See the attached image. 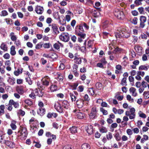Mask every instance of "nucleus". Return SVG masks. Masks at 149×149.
Instances as JSON below:
<instances>
[{"instance_id":"obj_1","label":"nucleus","mask_w":149,"mask_h":149,"mask_svg":"<svg viewBox=\"0 0 149 149\" xmlns=\"http://www.w3.org/2000/svg\"><path fill=\"white\" fill-rule=\"evenodd\" d=\"M131 33V31L127 28H123L121 31H118L116 32L115 35L117 39L120 37L127 38L130 37Z\"/></svg>"},{"instance_id":"obj_2","label":"nucleus","mask_w":149,"mask_h":149,"mask_svg":"<svg viewBox=\"0 0 149 149\" xmlns=\"http://www.w3.org/2000/svg\"><path fill=\"white\" fill-rule=\"evenodd\" d=\"M135 111V109L134 108H132L130 109V111H126L125 115L129 117L130 119H134L136 116Z\"/></svg>"},{"instance_id":"obj_3","label":"nucleus","mask_w":149,"mask_h":149,"mask_svg":"<svg viewBox=\"0 0 149 149\" xmlns=\"http://www.w3.org/2000/svg\"><path fill=\"white\" fill-rule=\"evenodd\" d=\"M59 38L60 39L64 42H67L70 39L69 34L65 32L62 33L59 36Z\"/></svg>"},{"instance_id":"obj_4","label":"nucleus","mask_w":149,"mask_h":149,"mask_svg":"<svg viewBox=\"0 0 149 149\" xmlns=\"http://www.w3.org/2000/svg\"><path fill=\"white\" fill-rule=\"evenodd\" d=\"M114 15L119 19H122L124 18V15L123 12L119 10L118 9H116L114 12Z\"/></svg>"},{"instance_id":"obj_5","label":"nucleus","mask_w":149,"mask_h":149,"mask_svg":"<svg viewBox=\"0 0 149 149\" xmlns=\"http://www.w3.org/2000/svg\"><path fill=\"white\" fill-rule=\"evenodd\" d=\"M55 109L58 112L62 113L63 112L64 109H63L62 106L58 102H56L55 103L54 105Z\"/></svg>"},{"instance_id":"obj_6","label":"nucleus","mask_w":149,"mask_h":149,"mask_svg":"<svg viewBox=\"0 0 149 149\" xmlns=\"http://www.w3.org/2000/svg\"><path fill=\"white\" fill-rule=\"evenodd\" d=\"M53 16L54 18L56 19L59 20V23L62 25H64L66 23L65 20L63 19V22L61 23V20H60V16L58 15V13L57 12H55L53 13Z\"/></svg>"},{"instance_id":"obj_7","label":"nucleus","mask_w":149,"mask_h":149,"mask_svg":"<svg viewBox=\"0 0 149 149\" xmlns=\"http://www.w3.org/2000/svg\"><path fill=\"white\" fill-rule=\"evenodd\" d=\"M97 111L96 108L95 107L92 108L91 113L89 114V117L91 119H94L96 116Z\"/></svg>"},{"instance_id":"obj_8","label":"nucleus","mask_w":149,"mask_h":149,"mask_svg":"<svg viewBox=\"0 0 149 149\" xmlns=\"http://www.w3.org/2000/svg\"><path fill=\"white\" fill-rule=\"evenodd\" d=\"M100 11H101V9L100 8H97L96 10H93L92 13L93 15L95 17H99L100 15Z\"/></svg>"},{"instance_id":"obj_9","label":"nucleus","mask_w":149,"mask_h":149,"mask_svg":"<svg viewBox=\"0 0 149 149\" xmlns=\"http://www.w3.org/2000/svg\"><path fill=\"white\" fill-rule=\"evenodd\" d=\"M50 80L48 76H45L42 79V84L44 86H48L49 85Z\"/></svg>"},{"instance_id":"obj_10","label":"nucleus","mask_w":149,"mask_h":149,"mask_svg":"<svg viewBox=\"0 0 149 149\" xmlns=\"http://www.w3.org/2000/svg\"><path fill=\"white\" fill-rule=\"evenodd\" d=\"M84 100L80 98L78 99L76 102V105L78 108H82L84 106Z\"/></svg>"},{"instance_id":"obj_11","label":"nucleus","mask_w":149,"mask_h":149,"mask_svg":"<svg viewBox=\"0 0 149 149\" xmlns=\"http://www.w3.org/2000/svg\"><path fill=\"white\" fill-rule=\"evenodd\" d=\"M35 11L38 14H41L44 11V8L43 7L37 5L36 6Z\"/></svg>"},{"instance_id":"obj_12","label":"nucleus","mask_w":149,"mask_h":149,"mask_svg":"<svg viewBox=\"0 0 149 149\" xmlns=\"http://www.w3.org/2000/svg\"><path fill=\"white\" fill-rule=\"evenodd\" d=\"M84 31L83 27V25L81 24L79 26H77L75 28V33H83Z\"/></svg>"},{"instance_id":"obj_13","label":"nucleus","mask_w":149,"mask_h":149,"mask_svg":"<svg viewBox=\"0 0 149 149\" xmlns=\"http://www.w3.org/2000/svg\"><path fill=\"white\" fill-rule=\"evenodd\" d=\"M85 128L87 132L89 134H91L93 133V130L92 125H88L87 127H86Z\"/></svg>"},{"instance_id":"obj_14","label":"nucleus","mask_w":149,"mask_h":149,"mask_svg":"<svg viewBox=\"0 0 149 149\" xmlns=\"http://www.w3.org/2000/svg\"><path fill=\"white\" fill-rule=\"evenodd\" d=\"M16 90L18 93L20 95H22L24 93V87L22 86H17L16 87Z\"/></svg>"},{"instance_id":"obj_15","label":"nucleus","mask_w":149,"mask_h":149,"mask_svg":"<svg viewBox=\"0 0 149 149\" xmlns=\"http://www.w3.org/2000/svg\"><path fill=\"white\" fill-rule=\"evenodd\" d=\"M51 26L53 33H54V34H57L59 33L58 28L56 24H52Z\"/></svg>"},{"instance_id":"obj_16","label":"nucleus","mask_w":149,"mask_h":149,"mask_svg":"<svg viewBox=\"0 0 149 149\" xmlns=\"http://www.w3.org/2000/svg\"><path fill=\"white\" fill-rule=\"evenodd\" d=\"M5 143L8 147L10 148H14L15 146V144L13 142L8 140H5Z\"/></svg>"},{"instance_id":"obj_17","label":"nucleus","mask_w":149,"mask_h":149,"mask_svg":"<svg viewBox=\"0 0 149 149\" xmlns=\"http://www.w3.org/2000/svg\"><path fill=\"white\" fill-rule=\"evenodd\" d=\"M129 91L130 93L132 96L136 97L137 95V93L136 91V89L134 87H131L130 88Z\"/></svg>"},{"instance_id":"obj_18","label":"nucleus","mask_w":149,"mask_h":149,"mask_svg":"<svg viewBox=\"0 0 149 149\" xmlns=\"http://www.w3.org/2000/svg\"><path fill=\"white\" fill-rule=\"evenodd\" d=\"M62 107L65 109H68L70 105L68 102L66 100H64L62 102Z\"/></svg>"},{"instance_id":"obj_19","label":"nucleus","mask_w":149,"mask_h":149,"mask_svg":"<svg viewBox=\"0 0 149 149\" xmlns=\"http://www.w3.org/2000/svg\"><path fill=\"white\" fill-rule=\"evenodd\" d=\"M21 134L24 137H26L27 136V129L25 127H22L21 128Z\"/></svg>"},{"instance_id":"obj_20","label":"nucleus","mask_w":149,"mask_h":149,"mask_svg":"<svg viewBox=\"0 0 149 149\" xmlns=\"http://www.w3.org/2000/svg\"><path fill=\"white\" fill-rule=\"evenodd\" d=\"M122 51V49L119 48L118 47H116L112 52L109 51L108 54L109 55H111L112 53L115 54L117 52H120Z\"/></svg>"},{"instance_id":"obj_21","label":"nucleus","mask_w":149,"mask_h":149,"mask_svg":"<svg viewBox=\"0 0 149 149\" xmlns=\"http://www.w3.org/2000/svg\"><path fill=\"white\" fill-rule=\"evenodd\" d=\"M76 116L77 118L79 119H83L85 117V115L84 113L80 112H77Z\"/></svg>"},{"instance_id":"obj_22","label":"nucleus","mask_w":149,"mask_h":149,"mask_svg":"<svg viewBox=\"0 0 149 149\" xmlns=\"http://www.w3.org/2000/svg\"><path fill=\"white\" fill-rule=\"evenodd\" d=\"M74 57V63H75L78 64H81V58L76 56H75Z\"/></svg>"},{"instance_id":"obj_23","label":"nucleus","mask_w":149,"mask_h":149,"mask_svg":"<svg viewBox=\"0 0 149 149\" xmlns=\"http://www.w3.org/2000/svg\"><path fill=\"white\" fill-rule=\"evenodd\" d=\"M45 113V109L42 108H39L38 111V113L40 116H43Z\"/></svg>"},{"instance_id":"obj_24","label":"nucleus","mask_w":149,"mask_h":149,"mask_svg":"<svg viewBox=\"0 0 149 149\" xmlns=\"http://www.w3.org/2000/svg\"><path fill=\"white\" fill-rule=\"evenodd\" d=\"M10 102L13 105L15 108H18L19 107V104L18 102H15L13 100H10Z\"/></svg>"},{"instance_id":"obj_25","label":"nucleus","mask_w":149,"mask_h":149,"mask_svg":"<svg viewBox=\"0 0 149 149\" xmlns=\"http://www.w3.org/2000/svg\"><path fill=\"white\" fill-rule=\"evenodd\" d=\"M46 136L47 137H52V139L55 140L56 138V136L50 132H47L45 134Z\"/></svg>"},{"instance_id":"obj_26","label":"nucleus","mask_w":149,"mask_h":149,"mask_svg":"<svg viewBox=\"0 0 149 149\" xmlns=\"http://www.w3.org/2000/svg\"><path fill=\"white\" fill-rule=\"evenodd\" d=\"M15 47L13 45L10 48V54L12 56H14L16 54V52L15 51Z\"/></svg>"},{"instance_id":"obj_27","label":"nucleus","mask_w":149,"mask_h":149,"mask_svg":"<svg viewBox=\"0 0 149 149\" xmlns=\"http://www.w3.org/2000/svg\"><path fill=\"white\" fill-rule=\"evenodd\" d=\"M16 123V121L13 120L10 124V126L13 130H15L17 128V126L15 124Z\"/></svg>"},{"instance_id":"obj_28","label":"nucleus","mask_w":149,"mask_h":149,"mask_svg":"<svg viewBox=\"0 0 149 149\" xmlns=\"http://www.w3.org/2000/svg\"><path fill=\"white\" fill-rule=\"evenodd\" d=\"M8 82L10 84L13 85L15 83V79L13 77H10L8 80Z\"/></svg>"},{"instance_id":"obj_29","label":"nucleus","mask_w":149,"mask_h":149,"mask_svg":"<svg viewBox=\"0 0 149 149\" xmlns=\"http://www.w3.org/2000/svg\"><path fill=\"white\" fill-rule=\"evenodd\" d=\"M70 132L72 134H74L77 132V127L75 126H72L69 128Z\"/></svg>"},{"instance_id":"obj_30","label":"nucleus","mask_w":149,"mask_h":149,"mask_svg":"<svg viewBox=\"0 0 149 149\" xmlns=\"http://www.w3.org/2000/svg\"><path fill=\"white\" fill-rule=\"evenodd\" d=\"M81 149H90L89 145L87 143H84L81 146Z\"/></svg>"},{"instance_id":"obj_31","label":"nucleus","mask_w":149,"mask_h":149,"mask_svg":"<svg viewBox=\"0 0 149 149\" xmlns=\"http://www.w3.org/2000/svg\"><path fill=\"white\" fill-rule=\"evenodd\" d=\"M120 93H116L115 96V98L117 99L118 100H122L123 98V95H120Z\"/></svg>"},{"instance_id":"obj_32","label":"nucleus","mask_w":149,"mask_h":149,"mask_svg":"<svg viewBox=\"0 0 149 149\" xmlns=\"http://www.w3.org/2000/svg\"><path fill=\"white\" fill-rule=\"evenodd\" d=\"M56 113H48L47 115V117L48 118H52L53 117L54 118H56Z\"/></svg>"},{"instance_id":"obj_33","label":"nucleus","mask_w":149,"mask_h":149,"mask_svg":"<svg viewBox=\"0 0 149 149\" xmlns=\"http://www.w3.org/2000/svg\"><path fill=\"white\" fill-rule=\"evenodd\" d=\"M0 48L5 51H7L8 50V47L4 43H2L0 46Z\"/></svg>"},{"instance_id":"obj_34","label":"nucleus","mask_w":149,"mask_h":149,"mask_svg":"<svg viewBox=\"0 0 149 149\" xmlns=\"http://www.w3.org/2000/svg\"><path fill=\"white\" fill-rule=\"evenodd\" d=\"M12 104L10 103V101L9 103L7 104H6V108L9 111H11L13 109V107L12 106Z\"/></svg>"},{"instance_id":"obj_35","label":"nucleus","mask_w":149,"mask_h":149,"mask_svg":"<svg viewBox=\"0 0 149 149\" xmlns=\"http://www.w3.org/2000/svg\"><path fill=\"white\" fill-rule=\"evenodd\" d=\"M139 70H145L147 71L148 70V67L145 65H141L140 66L139 68Z\"/></svg>"},{"instance_id":"obj_36","label":"nucleus","mask_w":149,"mask_h":149,"mask_svg":"<svg viewBox=\"0 0 149 149\" xmlns=\"http://www.w3.org/2000/svg\"><path fill=\"white\" fill-rule=\"evenodd\" d=\"M96 88L99 90L101 89L102 88V83L100 82H97L96 84Z\"/></svg>"},{"instance_id":"obj_37","label":"nucleus","mask_w":149,"mask_h":149,"mask_svg":"<svg viewBox=\"0 0 149 149\" xmlns=\"http://www.w3.org/2000/svg\"><path fill=\"white\" fill-rule=\"evenodd\" d=\"M88 91L89 94L91 95H93L94 94V90L93 88H89L88 90Z\"/></svg>"},{"instance_id":"obj_38","label":"nucleus","mask_w":149,"mask_h":149,"mask_svg":"<svg viewBox=\"0 0 149 149\" xmlns=\"http://www.w3.org/2000/svg\"><path fill=\"white\" fill-rule=\"evenodd\" d=\"M57 89V86L55 85H52L50 87V89L52 92H54L56 91Z\"/></svg>"},{"instance_id":"obj_39","label":"nucleus","mask_w":149,"mask_h":149,"mask_svg":"<svg viewBox=\"0 0 149 149\" xmlns=\"http://www.w3.org/2000/svg\"><path fill=\"white\" fill-rule=\"evenodd\" d=\"M140 22H145L146 21V17L144 16H141L140 17Z\"/></svg>"},{"instance_id":"obj_40","label":"nucleus","mask_w":149,"mask_h":149,"mask_svg":"<svg viewBox=\"0 0 149 149\" xmlns=\"http://www.w3.org/2000/svg\"><path fill=\"white\" fill-rule=\"evenodd\" d=\"M14 33L12 32L10 33V36H11V39L13 41H16L17 38L14 35Z\"/></svg>"},{"instance_id":"obj_41","label":"nucleus","mask_w":149,"mask_h":149,"mask_svg":"<svg viewBox=\"0 0 149 149\" xmlns=\"http://www.w3.org/2000/svg\"><path fill=\"white\" fill-rule=\"evenodd\" d=\"M138 114L139 116L142 118H146V115L143 113L141 111H140L138 112Z\"/></svg>"},{"instance_id":"obj_42","label":"nucleus","mask_w":149,"mask_h":149,"mask_svg":"<svg viewBox=\"0 0 149 149\" xmlns=\"http://www.w3.org/2000/svg\"><path fill=\"white\" fill-rule=\"evenodd\" d=\"M76 34L80 37L79 38H83V39H84L85 36L86 34L84 33H77Z\"/></svg>"},{"instance_id":"obj_43","label":"nucleus","mask_w":149,"mask_h":149,"mask_svg":"<svg viewBox=\"0 0 149 149\" xmlns=\"http://www.w3.org/2000/svg\"><path fill=\"white\" fill-rule=\"evenodd\" d=\"M138 52H141L142 50V47L140 46H135L134 48Z\"/></svg>"},{"instance_id":"obj_44","label":"nucleus","mask_w":149,"mask_h":149,"mask_svg":"<svg viewBox=\"0 0 149 149\" xmlns=\"http://www.w3.org/2000/svg\"><path fill=\"white\" fill-rule=\"evenodd\" d=\"M8 15V13L7 11L4 10L2 11L0 15L1 16H5L7 15Z\"/></svg>"},{"instance_id":"obj_45","label":"nucleus","mask_w":149,"mask_h":149,"mask_svg":"<svg viewBox=\"0 0 149 149\" xmlns=\"http://www.w3.org/2000/svg\"><path fill=\"white\" fill-rule=\"evenodd\" d=\"M143 96L145 99L149 98V91H145L143 94Z\"/></svg>"},{"instance_id":"obj_46","label":"nucleus","mask_w":149,"mask_h":149,"mask_svg":"<svg viewBox=\"0 0 149 149\" xmlns=\"http://www.w3.org/2000/svg\"><path fill=\"white\" fill-rule=\"evenodd\" d=\"M70 95L72 101H75L76 100V97L72 93H70Z\"/></svg>"},{"instance_id":"obj_47","label":"nucleus","mask_w":149,"mask_h":149,"mask_svg":"<svg viewBox=\"0 0 149 149\" xmlns=\"http://www.w3.org/2000/svg\"><path fill=\"white\" fill-rule=\"evenodd\" d=\"M24 102L28 106H31L32 104V102L29 99H27L25 100Z\"/></svg>"},{"instance_id":"obj_48","label":"nucleus","mask_w":149,"mask_h":149,"mask_svg":"<svg viewBox=\"0 0 149 149\" xmlns=\"http://www.w3.org/2000/svg\"><path fill=\"white\" fill-rule=\"evenodd\" d=\"M143 0H135L134 1V3L136 5L139 6L141 5L142 4V2Z\"/></svg>"},{"instance_id":"obj_49","label":"nucleus","mask_w":149,"mask_h":149,"mask_svg":"<svg viewBox=\"0 0 149 149\" xmlns=\"http://www.w3.org/2000/svg\"><path fill=\"white\" fill-rule=\"evenodd\" d=\"M114 137L117 141H119L121 138L120 136L118 133H117L115 134Z\"/></svg>"},{"instance_id":"obj_50","label":"nucleus","mask_w":149,"mask_h":149,"mask_svg":"<svg viewBox=\"0 0 149 149\" xmlns=\"http://www.w3.org/2000/svg\"><path fill=\"white\" fill-rule=\"evenodd\" d=\"M139 13L141 14H143L144 13V9L143 7H141L139 8L138 9Z\"/></svg>"},{"instance_id":"obj_51","label":"nucleus","mask_w":149,"mask_h":149,"mask_svg":"<svg viewBox=\"0 0 149 149\" xmlns=\"http://www.w3.org/2000/svg\"><path fill=\"white\" fill-rule=\"evenodd\" d=\"M127 99L129 102H133L134 101V100L132 98L131 96L129 95H128L127 96Z\"/></svg>"},{"instance_id":"obj_52","label":"nucleus","mask_w":149,"mask_h":149,"mask_svg":"<svg viewBox=\"0 0 149 149\" xmlns=\"http://www.w3.org/2000/svg\"><path fill=\"white\" fill-rule=\"evenodd\" d=\"M141 85L142 86V88H146L147 87L148 84L145 81H143L141 83Z\"/></svg>"},{"instance_id":"obj_53","label":"nucleus","mask_w":149,"mask_h":149,"mask_svg":"<svg viewBox=\"0 0 149 149\" xmlns=\"http://www.w3.org/2000/svg\"><path fill=\"white\" fill-rule=\"evenodd\" d=\"M96 103L102 107V100L101 99H98L97 100Z\"/></svg>"},{"instance_id":"obj_54","label":"nucleus","mask_w":149,"mask_h":149,"mask_svg":"<svg viewBox=\"0 0 149 149\" xmlns=\"http://www.w3.org/2000/svg\"><path fill=\"white\" fill-rule=\"evenodd\" d=\"M3 57L5 59H9L10 58V55L8 53H6L3 55Z\"/></svg>"},{"instance_id":"obj_55","label":"nucleus","mask_w":149,"mask_h":149,"mask_svg":"<svg viewBox=\"0 0 149 149\" xmlns=\"http://www.w3.org/2000/svg\"><path fill=\"white\" fill-rule=\"evenodd\" d=\"M58 77H57V79L59 81H62L63 79V77L61 75V74H58Z\"/></svg>"},{"instance_id":"obj_56","label":"nucleus","mask_w":149,"mask_h":149,"mask_svg":"<svg viewBox=\"0 0 149 149\" xmlns=\"http://www.w3.org/2000/svg\"><path fill=\"white\" fill-rule=\"evenodd\" d=\"M26 81L27 82L29 85H31L32 84V81L31 80L30 77H28L26 78Z\"/></svg>"},{"instance_id":"obj_57","label":"nucleus","mask_w":149,"mask_h":149,"mask_svg":"<svg viewBox=\"0 0 149 149\" xmlns=\"http://www.w3.org/2000/svg\"><path fill=\"white\" fill-rule=\"evenodd\" d=\"M33 143H35L34 145V146L37 148H40L41 147V144L39 143L38 142H36L35 141H33Z\"/></svg>"},{"instance_id":"obj_58","label":"nucleus","mask_w":149,"mask_h":149,"mask_svg":"<svg viewBox=\"0 0 149 149\" xmlns=\"http://www.w3.org/2000/svg\"><path fill=\"white\" fill-rule=\"evenodd\" d=\"M107 138L108 140L111 139L112 138V134L110 132H109L107 135Z\"/></svg>"},{"instance_id":"obj_59","label":"nucleus","mask_w":149,"mask_h":149,"mask_svg":"<svg viewBox=\"0 0 149 149\" xmlns=\"http://www.w3.org/2000/svg\"><path fill=\"white\" fill-rule=\"evenodd\" d=\"M126 132L127 134L129 135H131L132 134L133 132L130 129H127L126 130Z\"/></svg>"},{"instance_id":"obj_60","label":"nucleus","mask_w":149,"mask_h":149,"mask_svg":"<svg viewBox=\"0 0 149 149\" xmlns=\"http://www.w3.org/2000/svg\"><path fill=\"white\" fill-rule=\"evenodd\" d=\"M132 14L134 16H137L138 14V13L136 10H134L131 11Z\"/></svg>"},{"instance_id":"obj_61","label":"nucleus","mask_w":149,"mask_h":149,"mask_svg":"<svg viewBox=\"0 0 149 149\" xmlns=\"http://www.w3.org/2000/svg\"><path fill=\"white\" fill-rule=\"evenodd\" d=\"M137 17H134L132 19V23L134 24H136L137 23Z\"/></svg>"},{"instance_id":"obj_62","label":"nucleus","mask_w":149,"mask_h":149,"mask_svg":"<svg viewBox=\"0 0 149 149\" xmlns=\"http://www.w3.org/2000/svg\"><path fill=\"white\" fill-rule=\"evenodd\" d=\"M65 19L68 22L71 19V17L70 15H66L65 16Z\"/></svg>"},{"instance_id":"obj_63","label":"nucleus","mask_w":149,"mask_h":149,"mask_svg":"<svg viewBox=\"0 0 149 149\" xmlns=\"http://www.w3.org/2000/svg\"><path fill=\"white\" fill-rule=\"evenodd\" d=\"M42 44L41 43H39L36 45V48L37 49H39L42 47Z\"/></svg>"},{"instance_id":"obj_64","label":"nucleus","mask_w":149,"mask_h":149,"mask_svg":"<svg viewBox=\"0 0 149 149\" xmlns=\"http://www.w3.org/2000/svg\"><path fill=\"white\" fill-rule=\"evenodd\" d=\"M63 149H72V148L70 145H66L63 147Z\"/></svg>"}]
</instances>
